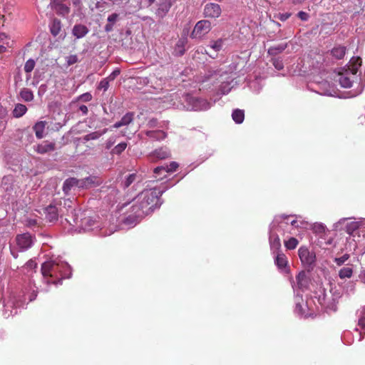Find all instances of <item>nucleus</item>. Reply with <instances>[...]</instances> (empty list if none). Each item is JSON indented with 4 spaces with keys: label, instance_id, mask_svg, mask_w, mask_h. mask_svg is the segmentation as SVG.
<instances>
[{
    "label": "nucleus",
    "instance_id": "nucleus-1",
    "mask_svg": "<svg viewBox=\"0 0 365 365\" xmlns=\"http://www.w3.org/2000/svg\"><path fill=\"white\" fill-rule=\"evenodd\" d=\"M167 189L168 187L163 190L153 188L142 191L133 200L131 208L136 210L137 216H145L150 214L155 208L160 206V197Z\"/></svg>",
    "mask_w": 365,
    "mask_h": 365
},
{
    "label": "nucleus",
    "instance_id": "nucleus-2",
    "mask_svg": "<svg viewBox=\"0 0 365 365\" xmlns=\"http://www.w3.org/2000/svg\"><path fill=\"white\" fill-rule=\"evenodd\" d=\"M41 270L43 281L47 284H57L61 282L62 279L69 278L71 275V268L69 264L58 259L43 262Z\"/></svg>",
    "mask_w": 365,
    "mask_h": 365
},
{
    "label": "nucleus",
    "instance_id": "nucleus-3",
    "mask_svg": "<svg viewBox=\"0 0 365 365\" xmlns=\"http://www.w3.org/2000/svg\"><path fill=\"white\" fill-rule=\"evenodd\" d=\"M208 78H214L216 80L222 78L221 85L220 86V92L222 95L227 94L232 89V86L231 85L233 82L234 78L230 76V73L227 69L222 68H211L209 71Z\"/></svg>",
    "mask_w": 365,
    "mask_h": 365
},
{
    "label": "nucleus",
    "instance_id": "nucleus-4",
    "mask_svg": "<svg viewBox=\"0 0 365 365\" xmlns=\"http://www.w3.org/2000/svg\"><path fill=\"white\" fill-rule=\"evenodd\" d=\"M184 107L188 110L202 111L210 109L214 102H209L206 99L197 98L190 94L183 97Z\"/></svg>",
    "mask_w": 365,
    "mask_h": 365
},
{
    "label": "nucleus",
    "instance_id": "nucleus-5",
    "mask_svg": "<svg viewBox=\"0 0 365 365\" xmlns=\"http://www.w3.org/2000/svg\"><path fill=\"white\" fill-rule=\"evenodd\" d=\"M329 294L330 297L324 294L322 302H320V303L327 309L335 312L337 309L338 301L342 296L341 288L338 285L331 284Z\"/></svg>",
    "mask_w": 365,
    "mask_h": 365
},
{
    "label": "nucleus",
    "instance_id": "nucleus-6",
    "mask_svg": "<svg viewBox=\"0 0 365 365\" xmlns=\"http://www.w3.org/2000/svg\"><path fill=\"white\" fill-rule=\"evenodd\" d=\"M73 217L74 225L85 231L92 230L96 223L92 217L86 216V214L81 210H74Z\"/></svg>",
    "mask_w": 365,
    "mask_h": 365
},
{
    "label": "nucleus",
    "instance_id": "nucleus-7",
    "mask_svg": "<svg viewBox=\"0 0 365 365\" xmlns=\"http://www.w3.org/2000/svg\"><path fill=\"white\" fill-rule=\"evenodd\" d=\"M361 60L360 58H352L351 63L352 64V68L350 71H346L344 73L339 76V83L341 87L345 88H351L352 86L353 81L349 76V74L354 76L357 72L358 66H361Z\"/></svg>",
    "mask_w": 365,
    "mask_h": 365
},
{
    "label": "nucleus",
    "instance_id": "nucleus-8",
    "mask_svg": "<svg viewBox=\"0 0 365 365\" xmlns=\"http://www.w3.org/2000/svg\"><path fill=\"white\" fill-rule=\"evenodd\" d=\"M24 306V302L17 299L16 296L11 295L9 299L4 304L3 315L5 318L18 313V308Z\"/></svg>",
    "mask_w": 365,
    "mask_h": 365
},
{
    "label": "nucleus",
    "instance_id": "nucleus-9",
    "mask_svg": "<svg viewBox=\"0 0 365 365\" xmlns=\"http://www.w3.org/2000/svg\"><path fill=\"white\" fill-rule=\"evenodd\" d=\"M287 215L276 216L270 225L269 232L284 234L286 229L289 226Z\"/></svg>",
    "mask_w": 365,
    "mask_h": 365
},
{
    "label": "nucleus",
    "instance_id": "nucleus-10",
    "mask_svg": "<svg viewBox=\"0 0 365 365\" xmlns=\"http://www.w3.org/2000/svg\"><path fill=\"white\" fill-rule=\"evenodd\" d=\"M211 30V23L207 20L199 21L195 26L190 37L192 38H202Z\"/></svg>",
    "mask_w": 365,
    "mask_h": 365
},
{
    "label": "nucleus",
    "instance_id": "nucleus-11",
    "mask_svg": "<svg viewBox=\"0 0 365 365\" xmlns=\"http://www.w3.org/2000/svg\"><path fill=\"white\" fill-rule=\"evenodd\" d=\"M178 168V163L174 161L169 165L158 166L153 170L154 178L162 180L167 176V173L175 172Z\"/></svg>",
    "mask_w": 365,
    "mask_h": 365
},
{
    "label": "nucleus",
    "instance_id": "nucleus-12",
    "mask_svg": "<svg viewBox=\"0 0 365 365\" xmlns=\"http://www.w3.org/2000/svg\"><path fill=\"white\" fill-rule=\"evenodd\" d=\"M299 259L306 267H312L316 261L315 254L310 252L307 247H302L298 250Z\"/></svg>",
    "mask_w": 365,
    "mask_h": 365
},
{
    "label": "nucleus",
    "instance_id": "nucleus-13",
    "mask_svg": "<svg viewBox=\"0 0 365 365\" xmlns=\"http://www.w3.org/2000/svg\"><path fill=\"white\" fill-rule=\"evenodd\" d=\"M67 1L68 0H53L51 7L58 15L66 16L70 13V7Z\"/></svg>",
    "mask_w": 365,
    "mask_h": 365
},
{
    "label": "nucleus",
    "instance_id": "nucleus-14",
    "mask_svg": "<svg viewBox=\"0 0 365 365\" xmlns=\"http://www.w3.org/2000/svg\"><path fill=\"white\" fill-rule=\"evenodd\" d=\"M16 243L20 250L24 251L32 246L34 239L29 233H24L16 237Z\"/></svg>",
    "mask_w": 365,
    "mask_h": 365
},
{
    "label": "nucleus",
    "instance_id": "nucleus-15",
    "mask_svg": "<svg viewBox=\"0 0 365 365\" xmlns=\"http://www.w3.org/2000/svg\"><path fill=\"white\" fill-rule=\"evenodd\" d=\"M101 180L96 176H89L83 179H78V188L89 189L100 185Z\"/></svg>",
    "mask_w": 365,
    "mask_h": 365
},
{
    "label": "nucleus",
    "instance_id": "nucleus-16",
    "mask_svg": "<svg viewBox=\"0 0 365 365\" xmlns=\"http://www.w3.org/2000/svg\"><path fill=\"white\" fill-rule=\"evenodd\" d=\"M34 150L38 154L44 155L56 150V143L48 140H44L41 143L34 145Z\"/></svg>",
    "mask_w": 365,
    "mask_h": 365
},
{
    "label": "nucleus",
    "instance_id": "nucleus-17",
    "mask_svg": "<svg viewBox=\"0 0 365 365\" xmlns=\"http://www.w3.org/2000/svg\"><path fill=\"white\" fill-rule=\"evenodd\" d=\"M165 128H158L155 130H148L142 132L149 139L153 141H161L165 139L168 136L167 133L164 130Z\"/></svg>",
    "mask_w": 365,
    "mask_h": 365
},
{
    "label": "nucleus",
    "instance_id": "nucleus-18",
    "mask_svg": "<svg viewBox=\"0 0 365 365\" xmlns=\"http://www.w3.org/2000/svg\"><path fill=\"white\" fill-rule=\"evenodd\" d=\"M221 11V8L217 4H207L204 8V15L208 18H217L220 16Z\"/></svg>",
    "mask_w": 365,
    "mask_h": 365
},
{
    "label": "nucleus",
    "instance_id": "nucleus-19",
    "mask_svg": "<svg viewBox=\"0 0 365 365\" xmlns=\"http://www.w3.org/2000/svg\"><path fill=\"white\" fill-rule=\"evenodd\" d=\"M295 300V309L294 312L300 316L304 317H308V313L305 312V308L307 307V304H304V300L301 294L297 293L294 298Z\"/></svg>",
    "mask_w": 365,
    "mask_h": 365
},
{
    "label": "nucleus",
    "instance_id": "nucleus-20",
    "mask_svg": "<svg viewBox=\"0 0 365 365\" xmlns=\"http://www.w3.org/2000/svg\"><path fill=\"white\" fill-rule=\"evenodd\" d=\"M89 32V29L81 24H76L72 29V35L76 38H82L85 37Z\"/></svg>",
    "mask_w": 365,
    "mask_h": 365
},
{
    "label": "nucleus",
    "instance_id": "nucleus-21",
    "mask_svg": "<svg viewBox=\"0 0 365 365\" xmlns=\"http://www.w3.org/2000/svg\"><path fill=\"white\" fill-rule=\"evenodd\" d=\"M269 245L273 254L281 252V242L277 233L269 232Z\"/></svg>",
    "mask_w": 365,
    "mask_h": 365
},
{
    "label": "nucleus",
    "instance_id": "nucleus-22",
    "mask_svg": "<svg viewBox=\"0 0 365 365\" xmlns=\"http://www.w3.org/2000/svg\"><path fill=\"white\" fill-rule=\"evenodd\" d=\"M171 8V2L170 0H163L158 4V8L155 11L156 16L163 19L166 16Z\"/></svg>",
    "mask_w": 365,
    "mask_h": 365
},
{
    "label": "nucleus",
    "instance_id": "nucleus-23",
    "mask_svg": "<svg viewBox=\"0 0 365 365\" xmlns=\"http://www.w3.org/2000/svg\"><path fill=\"white\" fill-rule=\"evenodd\" d=\"M44 213L46 215V218L51 222L56 221L58 217V208L52 205H50L47 207L45 208Z\"/></svg>",
    "mask_w": 365,
    "mask_h": 365
},
{
    "label": "nucleus",
    "instance_id": "nucleus-24",
    "mask_svg": "<svg viewBox=\"0 0 365 365\" xmlns=\"http://www.w3.org/2000/svg\"><path fill=\"white\" fill-rule=\"evenodd\" d=\"M150 156L160 160H164L171 156L170 151L167 147L155 149L150 153Z\"/></svg>",
    "mask_w": 365,
    "mask_h": 365
},
{
    "label": "nucleus",
    "instance_id": "nucleus-25",
    "mask_svg": "<svg viewBox=\"0 0 365 365\" xmlns=\"http://www.w3.org/2000/svg\"><path fill=\"white\" fill-rule=\"evenodd\" d=\"M131 209V214L125 217L123 220V222L125 225L133 227L137 224L139 219L143 217L144 216H137L136 210H133V208Z\"/></svg>",
    "mask_w": 365,
    "mask_h": 365
},
{
    "label": "nucleus",
    "instance_id": "nucleus-26",
    "mask_svg": "<svg viewBox=\"0 0 365 365\" xmlns=\"http://www.w3.org/2000/svg\"><path fill=\"white\" fill-rule=\"evenodd\" d=\"M78 187V179L70 178L66 179L63 185V191L66 195H68L73 187Z\"/></svg>",
    "mask_w": 365,
    "mask_h": 365
},
{
    "label": "nucleus",
    "instance_id": "nucleus-27",
    "mask_svg": "<svg viewBox=\"0 0 365 365\" xmlns=\"http://www.w3.org/2000/svg\"><path fill=\"white\" fill-rule=\"evenodd\" d=\"M133 116L134 113L132 112L125 113L119 121L113 124V127L115 128H118L121 126L129 125L133 120Z\"/></svg>",
    "mask_w": 365,
    "mask_h": 365
},
{
    "label": "nucleus",
    "instance_id": "nucleus-28",
    "mask_svg": "<svg viewBox=\"0 0 365 365\" xmlns=\"http://www.w3.org/2000/svg\"><path fill=\"white\" fill-rule=\"evenodd\" d=\"M297 285L301 290H304L308 287L309 279L304 272H301L296 277Z\"/></svg>",
    "mask_w": 365,
    "mask_h": 365
},
{
    "label": "nucleus",
    "instance_id": "nucleus-29",
    "mask_svg": "<svg viewBox=\"0 0 365 365\" xmlns=\"http://www.w3.org/2000/svg\"><path fill=\"white\" fill-rule=\"evenodd\" d=\"M274 262L277 267L280 269L286 268L288 263L287 257L282 252H278L276 254Z\"/></svg>",
    "mask_w": 365,
    "mask_h": 365
},
{
    "label": "nucleus",
    "instance_id": "nucleus-30",
    "mask_svg": "<svg viewBox=\"0 0 365 365\" xmlns=\"http://www.w3.org/2000/svg\"><path fill=\"white\" fill-rule=\"evenodd\" d=\"M346 51V48L345 46L339 45L336 46H334L331 49V53L332 56H334L336 59H342L344 58V56H345Z\"/></svg>",
    "mask_w": 365,
    "mask_h": 365
},
{
    "label": "nucleus",
    "instance_id": "nucleus-31",
    "mask_svg": "<svg viewBox=\"0 0 365 365\" xmlns=\"http://www.w3.org/2000/svg\"><path fill=\"white\" fill-rule=\"evenodd\" d=\"M168 123L163 122L159 123L157 118H150L147 123V127L150 130H155V128H166Z\"/></svg>",
    "mask_w": 365,
    "mask_h": 365
},
{
    "label": "nucleus",
    "instance_id": "nucleus-32",
    "mask_svg": "<svg viewBox=\"0 0 365 365\" xmlns=\"http://www.w3.org/2000/svg\"><path fill=\"white\" fill-rule=\"evenodd\" d=\"M50 31L53 36L59 34L61 30V22L58 19H53L50 24Z\"/></svg>",
    "mask_w": 365,
    "mask_h": 365
},
{
    "label": "nucleus",
    "instance_id": "nucleus-33",
    "mask_svg": "<svg viewBox=\"0 0 365 365\" xmlns=\"http://www.w3.org/2000/svg\"><path fill=\"white\" fill-rule=\"evenodd\" d=\"M46 127L45 121H39L37 122L33 127V129L35 132L36 136L38 139H41L43 138V132Z\"/></svg>",
    "mask_w": 365,
    "mask_h": 365
},
{
    "label": "nucleus",
    "instance_id": "nucleus-34",
    "mask_svg": "<svg viewBox=\"0 0 365 365\" xmlns=\"http://www.w3.org/2000/svg\"><path fill=\"white\" fill-rule=\"evenodd\" d=\"M11 46L10 39L4 33L0 34V53L6 51L7 47Z\"/></svg>",
    "mask_w": 365,
    "mask_h": 365
},
{
    "label": "nucleus",
    "instance_id": "nucleus-35",
    "mask_svg": "<svg viewBox=\"0 0 365 365\" xmlns=\"http://www.w3.org/2000/svg\"><path fill=\"white\" fill-rule=\"evenodd\" d=\"M287 47V43H280L277 46H273L269 48L268 53L271 56H276L284 51Z\"/></svg>",
    "mask_w": 365,
    "mask_h": 365
},
{
    "label": "nucleus",
    "instance_id": "nucleus-36",
    "mask_svg": "<svg viewBox=\"0 0 365 365\" xmlns=\"http://www.w3.org/2000/svg\"><path fill=\"white\" fill-rule=\"evenodd\" d=\"M232 120L237 124H240L245 119V112L241 109H235L232 113Z\"/></svg>",
    "mask_w": 365,
    "mask_h": 365
},
{
    "label": "nucleus",
    "instance_id": "nucleus-37",
    "mask_svg": "<svg viewBox=\"0 0 365 365\" xmlns=\"http://www.w3.org/2000/svg\"><path fill=\"white\" fill-rule=\"evenodd\" d=\"M12 176H4L1 180V186L4 190L9 191L12 189Z\"/></svg>",
    "mask_w": 365,
    "mask_h": 365
},
{
    "label": "nucleus",
    "instance_id": "nucleus-38",
    "mask_svg": "<svg viewBox=\"0 0 365 365\" xmlns=\"http://www.w3.org/2000/svg\"><path fill=\"white\" fill-rule=\"evenodd\" d=\"M26 110L27 108L26 106L19 103L16 105L13 110V115L16 118H20L26 113Z\"/></svg>",
    "mask_w": 365,
    "mask_h": 365
},
{
    "label": "nucleus",
    "instance_id": "nucleus-39",
    "mask_svg": "<svg viewBox=\"0 0 365 365\" xmlns=\"http://www.w3.org/2000/svg\"><path fill=\"white\" fill-rule=\"evenodd\" d=\"M224 44V40L222 38H218L215 41H210L208 47L214 50L215 52L220 51Z\"/></svg>",
    "mask_w": 365,
    "mask_h": 365
},
{
    "label": "nucleus",
    "instance_id": "nucleus-40",
    "mask_svg": "<svg viewBox=\"0 0 365 365\" xmlns=\"http://www.w3.org/2000/svg\"><path fill=\"white\" fill-rule=\"evenodd\" d=\"M107 129L103 130V131H95L91 133H88L83 136V140L84 141H89L91 140H97L102 135L106 133Z\"/></svg>",
    "mask_w": 365,
    "mask_h": 365
},
{
    "label": "nucleus",
    "instance_id": "nucleus-41",
    "mask_svg": "<svg viewBox=\"0 0 365 365\" xmlns=\"http://www.w3.org/2000/svg\"><path fill=\"white\" fill-rule=\"evenodd\" d=\"M353 274V269L350 267H344L339 271V277L341 279L351 278Z\"/></svg>",
    "mask_w": 365,
    "mask_h": 365
},
{
    "label": "nucleus",
    "instance_id": "nucleus-42",
    "mask_svg": "<svg viewBox=\"0 0 365 365\" xmlns=\"http://www.w3.org/2000/svg\"><path fill=\"white\" fill-rule=\"evenodd\" d=\"M20 96L26 102L31 101L34 99L33 92L29 88H23L20 91Z\"/></svg>",
    "mask_w": 365,
    "mask_h": 365
},
{
    "label": "nucleus",
    "instance_id": "nucleus-43",
    "mask_svg": "<svg viewBox=\"0 0 365 365\" xmlns=\"http://www.w3.org/2000/svg\"><path fill=\"white\" fill-rule=\"evenodd\" d=\"M128 144L125 142H122L115 145L112 150L110 153L113 155H120L127 148Z\"/></svg>",
    "mask_w": 365,
    "mask_h": 365
},
{
    "label": "nucleus",
    "instance_id": "nucleus-44",
    "mask_svg": "<svg viewBox=\"0 0 365 365\" xmlns=\"http://www.w3.org/2000/svg\"><path fill=\"white\" fill-rule=\"evenodd\" d=\"M284 243L287 250H294L299 244V241L295 237H290L289 240H284Z\"/></svg>",
    "mask_w": 365,
    "mask_h": 365
},
{
    "label": "nucleus",
    "instance_id": "nucleus-45",
    "mask_svg": "<svg viewBox=\"0 0 365 365\" xmlns=\"http://www.w3.org/2000/svg\"><path fill=\"white\" fill-rule=\"evenodd\" d=\"M137 178L135 173L130 174L126 179L122 182L121 185L123 188L128 187Z\"/></svg>",
    "mask_w": 365,
    "mask_h": 365
},
{
    "label": "nucleus",
    "instance_id": "nucleus-46",
    "mask_svg": "<svg viewBox=\"0 0 365 365\" xmlns=\"http://www.w3.org/2000/svg\"><path fill=\"white\" fill-rule=\"evenodd\" d=\"M92 100V95L87 92V93H83L81 95H80L79 96H78L76 99V101H73L72 103H75L76 101H83V102H88V101H91Z\"/></svg>",
    "mask_w": 365,
    "mask_h": 365
},
{
    "label": "nucleus",
    "instance_id": "nucleus-47",
    "mask_svg": "<svg viewBox=\"0 0 365 365\" xmlns=\"http://www.w3.org/2000/svg\"><path fill=\"white\" fill-rule=\"evenodd\" d=\"M35 64V61L32 58L27 60L24 65L25 72L27 73H31L34 70Z\"/></svg>",
    "mask_w": 365,
    "mask_h": 365
},
{
    "label": "nucleus",
    "instance_id": "nucleus-48",
    "mask_svg": "<svg viewBox=\"0 0 365 365\" xmlns=\"http://www.w3.org/2000/svg\"><path fill=\"white\" fill-rule=\"evenodd\" d=\"M110 190L108 198L110 202H115L117 200V195L118 194V190L115 187H109Z\"/></svg>",
    "mask_w": 365,
    "mask_h": 365
},
{
    "label": "nucleus",
    "instance_id": "nucleus-49",
    "mask_svg": "<svg viewBox=\"0 0 365 365\" xmlns=\"http://www.w3.org/2000/svg\"><path fill=\"white\" fill-rule=\"evenodd\" d=\"M350 255L349 254H344L340 257L334 258V261L338 266H341L344 264L349 258Z\"/></svg>",
    "mask_w": 365,
    "mask_h": 365
},
{
    "label": "nucleus",
    "instance_id": "nucleus-50",
    "mask_svg": "<svg viewBox=\"0 0 365 365\" xmlns=\"http://www.w3.org/2000/svg\"><path fill=\"white\" fill-rule=\"evenodd\" d=\"M312 230L315 233H324L325 232V226L322 223H315L312 225Z\"/></svg>",
    "mask_w": 365,
    "mask_h": 365
},
{
    "label": "nucleus",
    "instance_id": "nucleus-51",
    "mask_svg": "<svg viewBox=\"0 0 365 365\" xmlns=\"http://www.w3.org/2000/svg\"><path fill=\"white\" fill-rule=\"evenodd\" d=\"M109 83L110 81L107 79V78H105L101 81L98 86V88L99 90H103V91H106L109 88Z\"/></svg>",
    "mask_w": 365,
    "mask_h": 365
},
{
    "label": "nucleus",
    "instance_id": "nucleus-52",
    "mask_svg": "<svg viewBox=\"0 0 365 365\" xmlns=\"http://www.w3.org/2000/svg\"><path fill=\"white\" fill-rule=\"evenodd\" d=\"M272 64L274 66V68L278 71H280V70L283 69V68H284V64H283L282 61L279 58H274L272 60Z\"/></svg>",
    "mask_w": 365,
    "mask_h": 365
},
{
    "label": "nucleus",
    "instance_id": "nucleus-53",
    "mask_svg": "<svg viewBox=\"0 0 365 365\" xmlns=\"http://www.w3.org/2000/svg\"><path fill=\"white\" fill-rule=\"evenodd\" d=\"M116 137L110 136L106 142V148L109 150L115 143Z\"/></svg>",
    "mask_w": 365,
    "mask_h": 365
},
{
    "label": "nucleus",
    "instance_id": "nucleus-54",
    "mask_svg": "<svg viewBox=\"0 0 365 365\" xmlns=\"http://www.w3.org/2000/svg\"><path fill=\"white\" fill-rule=\"evenodd\" d=\"M175 51L178 53L180 56H182L185 53V49L183 48V42L179 41L176 45Z\"/></svg>",
    "mask_w": 365,
    "mask_h": 365
},
{
    "label": "nucleus",
    "instance_id": "nucleus-55",
    "mask_svg": "<svg viewBox=\"0 0 365 365\" xmlns=\"http://www.w3.org/2000/svg\"><path fill=\"white\" fill-rule=\"evenodd\" d=\"M78 61V57L76 55H70L66 57V62L68 66L73 65Z\"/></svg>",
    "mask_w": 365,
    "mask_h": 365
},
{
    "label": "nucleus",
    "instance_id": "nucleus-56",
    "mask_svg": "<svg viewBox=\"0 0 365 365\" xmlns=\"http://www.w3.org/2000/svg\"><path fill=\"white\" fill-rule=\"evenodd\" d=\"M120 70L116 68L106 78L110 82L113 81L120 74Z\"/></svg>",
    "mask_w": 365,
    "mask_h": 365
},
{
    "label": "nucleus",
    "instance_id": "nucleus-57",
    "mask_svg": "<svg viewBox=\"0 0 365 365\" xmlns=\"http://www.w3.org/2000/svg\"><path fill=\"white\" fill-rule=\"evenodd\" d=\"M118 18V14L116 13H113L108 16L107 20L109 24L114 25Z\"/></svg>",
    "mask_w": 365,
    "mask_h": 365
},
{
    "label": "nucleus",
    "instance_id": "nucleus-58",
    "mask_svg": "<svg viewBox=\"0 0 365 365\" xmlns=\"http://www.w3.org/2000/svg\"><path fill=\"white\" fill-rule=\"evenodd\" d=\"M297 16L302 21H307V20H308V18H309L308 14L304 11H299L297 14Z\"/></svg>",
    "mask_w": 365,
    "mask_h": 365
},
{
    "label": "nucleus",
    "instance_id": "nucleus-59",
    "mask_svg": "<svg viewBox=\"0 0 365 365\" xmlns=\"http://www.w3.org/2000/svg\"><path fill=\"white\" fill-rule=\"evenodd\" d=\"M78 110L81 111L83 115H86L88 113V107L85 105H81L78 108Z\"/></svg>",
    "mask_w": 365,
    "mask_h": 365
},
{
    "label": "nucleus",
    "instance_id": "nucleus-60",
    "mask_svg": "<svg viewBox=\"0 0 365 365\" xmlns=\"http://www.w3.org/2000/svg\"><path fill=\"white\" fill-rule=\"evenodd\" d=\"M26 266L27 268H29L31 269L36 267L37 264L35 261L31 259L29 262H27V263L26 264Z\"/></svg>",
    "mask_w": 365,
    "mask_h": 365
},
{
    "label": "nucleus",
    "instance_id": "nucleus-61",
    "mask_svg": "<svg viewBox=\"0 0 365 365\" xmlns=\"http://www.w3.org/2000/svg\"><path fill=\"white\" fill-rule=\"evenodd\" d=\"M291 14L289 13H284L279 15V20L282 21H284L287 20L290 17Z\"/></svg>",
    "mask_w": 365,
    "mask_h": 365
},
{
    "label": "nucleus",
    "instance_id": "nucleus-62",
    "mask_svg": "<svg viewBox=\"0 0 365 365\" xmlns=\"http://www.w3.org/2000/svg\"><path fill=\"white\" fill-rule=\"evenodd\" d=\"M105 31L106 32H110L111 31H113V25L111 24H109L108 23L106 26H105V28H104Z\"/></svg>",
    "mask_w": 365,
    "mask_h": 365
},
{
    "label": "nucleus",
    "instance_id": "nucleus-63",
    "mask_svg": "<svg viewBox=\"0 0 365 365\" xmlns=\"http://www.w3.org/2000/svg\"><path fill=\"white\" fill-rule=\"evenodd\" d=\"M358 228V225L356 222H351L348 227V232H349L350 230H354Z\"/></svg>",
    "mask_w": 365,
    "mask_h": 365
},
{
    "label": "nucleus",
    "instance_id": "nucleus-64",
    "mask_svg": "<svg viewBox=\"0 0 365 365\" xmlns=\"http://www.w3.org/2000/svg\"><path fill=\"white\" fill-rule=\"evenodd\" d=\"M359 278L365 284V269L362 270L359 274Z\"/></svg>",
    "mask_w": 365,
    "mask_h": 365
}]
</instances>
